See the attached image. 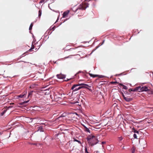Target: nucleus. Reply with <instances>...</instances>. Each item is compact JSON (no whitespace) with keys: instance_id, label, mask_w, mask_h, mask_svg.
<instances>
[{"instance_id":"f257e3e1","label":"nucleus","mask_w":153,"mask_h":153,"mask_svg":"<svg viewBox=\"0 0 153 153\" xmlns=\"http://www.w3.org/2000/svg\"><path fill=\"white\" fill-rule=\"evenodd\" d=\"M89 85H88L84 83L75 84L72 86L71 89L73 90V92H74L82 88H87V87Z\"/></svg>"},{"instance_id":"f03ea898","label":"nucleus","mask_w":153,"mask_h":153,"mask_svg":"<svg viewBox=\"0 0 153 153\" xmlns=\"http://www.w3.org/2000/svg\"><path fill=\"white\" fill-rule=\"evenodd\" d=\"M87 139L89 145L91 146L97 144L99 141L97 137L94 136H92L91 137H88Z\"/></svg>"},{"instance_id":"7ed1b4c3","label":"nucleus","mask_w":153,"mask_h":153,"mask_svg":"<svg viewBox=\"0 0 153 153\" xmlns=\"http://www.w3.org/2000/svg\"><path fill=\"white\" fill-rule=\"evenodd\" d=\"M89 5V4L88 3L85 2L82 3L79 6L78 8L75 10V12H76L79 9L84 10L88 7Z\"/></svg>"},{"instance_id":"20e7f679","label":"nucleus","mask_w":153,"mask_h":153,"mask_svg":"<svg viewBox=\"0 0 153 153\" xmlns=\"http://www.w3.org/2000/svg\"><path fill=\"white\" fill-rule=\"evenodd\" d=\"M139 144H140V145H142L143 146L145 145L146 146L147 142L145 139L143 138H140L139 139Z\"/></svg>"},{"instance_id":"39448f33","label":"nucleus","mask_w":153,"mask_h":153,"mask_svg":"<svg viewBox=\"0 0 153 153\" xmlns=\"http://www.w3.org/2000/svg\"><path fill=\"white\" fill-rule=\"evenodd\" d=\"M57 78L59 79H63L65 78L66 75L65 74H62L60 73L59 74H58L56 75Z\"/></svg>"},{"instance_id":"423d86ee","label":"nucleus","mask_w":153,"mask_h":153,"mask_svg":"<svg viewBox=\"0 0 153 153\" xmlns=\"http://www.w3.org/2000/svg\"><path fill=\"white\" fill-rule=\"evenodd\" d=\"M27 93V91H25L21 94L18 95L17 96L18 97L23 98L24 97H26Z\"/></svg>"},{"instance_id":"0eeeda50","label":"nucleus","mask_w":153,"mask_h":153,"mask_svg":"<svg viewBox=\"0 0 153 153\" xmlns=\"http://www.w3.org/2000/svg\"><path fill=\"white\" fill-rule=\"evenodd\" d=\"M89 75H90L91 77H92L93 78H94L97 76H98L100 78H102L104 76L102 75H94L91 73H89Z\"/></svg>"},{"instance_id":"6e6552de","label":"nucleus","mask_w":153,"mask_h":153,"mask_svg":"<svg viewBox=\"0 0 153 153\" xmlns=\"http://www.w3.org/2000/svg\"><path fill=\"white\" fill-rule=\"evenodd\" d=\"M148 90V87L146 86L142 87L140 90V91H147Z\"/></svg>"},{"instance_id":"1a4fd4ad","label":"nucleus","mask_w":153,"mask_h":153,"mask_svg":"<svg viewBox=\"0 0 153 153\" xmlns=\"http://www.w3.org/2000/svg\"><path fill=\"white\" fill-rule=\"evenodd\" d=\"M69 11L68 10L64 12L62 14V18H65L66 16L69 13Z\"/></svg>"},{"instance_id":"9d476101","label":"nucleus","mask_w":153,"mask_h":153,"mask_svg":"<svg viewBox=\"0 0 153 153\" xmlns=\"http://www.w3.org/2000/svg\"><path fill=\"white\" fill-rule=\"evenodd\" d=\"M124 99L127 102H129L133 100L132 98H130L128 97H124Z\"/></svg>"},{"instance_id":"9b49d317","label":"nucleus","mask_w":153,"mask_h":153,"mask_svg":"<svg viewBox=\"0 0 153 153\" xmlns=\"http://www.w3.org/2000/svg\"><path fill=\"white\" fill-rule=\"evenodd\" d=\"M84 130L85 131L89 132V133H91V131L89 130L88 128H87L85 126H84Z\"/></svg>"},{"instance_id":"f8f14e48","label":"nucleus","mask_w":153,"mask_h":153,"mask_svg":"<svg viewBox=\"0 0 153 153\" xmlns=\"http://www.w3.org/2000/svg\"><path fill=\"white\" fill-rule=\"evenodd\" d=\"M52 33V32H51L50 30H48L45 33V35H50Z\"/></svg>"},{"instance_id":"ddd939ff","label":"nucleus","mask_w":153,"mask_h":153,"mask_svg":"<svg viewBox=\"0 0 153 153\" xmlns=\"http://www.w3.org/2000/svg\"><path fill=\"white\" fill-rule=\"evenodd\" d=\"M38 131H39L40 132H42L43 131V127L42 126H39L38 127Z\"/></svg>"},{"instance_id":"4468645a","label":"nucleus","mask_w":153,"mask_h":153,"mask_svg":"<svg viewBox=\"0 0 153 153\" xmlns=\"http://www.w3.org/2000/svg\"><path fill=\"white\" fill-rule=\"evenodd\" d=\"M131 151L132 153H134L135 152V149L134 147H133L131 149Z\"/></svg>"},{"instance_id":"2eb2a0df","label":"nucleus","mask_w":153,"mask_h":153,"mask_svg":"<svg viewBox=\"0 0 153 153\" xmlns=\"http://www.w3.org/2000/svg\"><path fill=\"white\" fill-rule=\"evenodd\" d=\"M121 85L123 86V88L125 89H127L128 88L127 86H126L123 85V84H120Z\"/></svg>"},{"instance_id":"dca6fc26","label":"nucleus","mask_w":153,"mask_h":153,"mask_svg":"<svg viewBox=\"0 0 153 153\" xmlns=\"http://www.w3.org/2000/svg\"><path fill=\"white\" fill-rule=\"evenodd\" d=\"M81 71H78L75 75V76H76V77L77 78H79V76H77V74H79V73H81Z\"/></svg>"},{"instance_id":"f3484780","label":"nucleus","mask_w":153,"mask_h":153,"mask_svg":"<svg viewBox=\"0 0 153 153\" xmlns=\"http://www.w3.org/2000/svg\"><path fill=\"white\" fill-rule=\"evenodd\" d=\"M141 86H139L137 87L136 88V89L137 90V91H140V89L141 88Z\"/></svg>"},{"instance_id":"a211bd4d","label":"nucleus","mask_w":153,"mask_h":153,"mask_svg":"<svg viewBox=\"0 0 153 153\" xmlns=\"http://www.w3.org/2000/svg\"><path fill=\"white\" fill-rule=\"evenodd\" d=\"M74 141L77 142L79 143L80 144H81V143L79 140H78L74 138Z\"/></svg>"},{"instance_id":"6ab92c4d","label":"nucleus","mask_w":153,"mask_h":153,"mask_svg":"<svg viewBox=\"0 0 153 153\" xmlns=\"http://www.w3.org/2000/svg\"><path fill=\"white\" fill-rule=\"evenodd\" d=\"M32 93H33L32 91H30V92L28 94V97H29V96L30 95H32Z\"/></svg>"},{"instance_id":"aec40b11","label":"nucleus","mask_w":153,"mask_h":153,"mask_svg":"<svg viewBox=\"0 0 153 153\" xmlns=\"http://www.w3.org/2000/svg\"><path fill=\"white\" fill-rule=\"evenodd\" d=\"M134 133L137 134H139V131H138L136 130L135 129H134Z\"/></svg>"},{"instance_id":"412c9836","label":"nucleus","mask_w":153,"mask_h":153,"mask_svg":"<svg viewBox=\"0 0 153 153\" xmlns=\"http://www.w3.org/2000/svg\"><path fill=\"white\" fill-rule=\"evenodd\" d=\"M33 26V24L32 23H31L30 24V26L29 27V30H30L32 29Z\"/></svg>"},{"instance_id":"4be33fe9","label":"nucleus","mask_w":153,"mask_h":153,"mask_svg":"<svg viewBox=\"0 0 153 153\" xmlns=\"http://www.w3.org/2000/svg\"><path fill=\"white\" fill-rule=\"evenodd\" d=\"M42 14V11L41 10H39V15L38 16L39 17H40Z\"/></svg>"},{"instance_id":"5701e85b","label":"nucleus","mask_w":153,"mask_h":153,"mask_svg":"<svg viewBox=\"0 0 153 153\" xmlns=\"http://www.w3.org/2000/svg\"><path fill=\"white\" fill-rule=\"evenodd\" d=\"M7 110H4V111L1 113V116H3L6 112Z\"/></svg>"},{"instance_id":"b1692460","label":"nucleus","mask_w":153,"mask_h":153,"mask_svg":"<svg viewBox=\"0 0 153 153\" xmlns=\"http://www.w3.org/2000/svg\"><path fill=\"white\" fill-rule=\"evenodd\" d=\"M104 40H103L102 42V43L101 44H99V45L98 46H97L96 47V49H97L98 48H99L100 46H101V45H102L104 43Z\"/></svg>"},{"instance_id":"393cba45","label":"nucleus","mask_w":153,"mask_h":153,"mask_svg":"<svg viewBox=\"0 0 153 153\" xmlns=\"http://www.w3.org/2000/svg\"><path fill=\"white\" fill-rule=\"evenodd\" d=\"M54 27H55V26H54L53 27H52L51 26L50 27V28L48 30H50V31H51V30H52L54 29Z\"/></svg>"},{"instance_id":"a878e982","label":"nucleus","mask_w":153,"mask_h":153,"mask_svg":"<svg viewBox=\"0 0 153 153\" xmlns=\"http://www.w3.org/2000/svg\"><path fill=\"white\" fill-rule=\"evenodd\" d=\"M63 117V116H60V117H59L58 118L56 119V120H62V117Z\"/></svg>"},{"instance_id":"bb28decb","label":"nucleus","mask_w":153,"mask_h":153,"mask_svg":"<svg viewBox=\"0 0 153 153\" xmlns=\"http://www.w3.org/2000/svg\"><path fill=\"white\" fill-rule=\"evenodd\" d=\"M133 137H134V138L135 139H137V135L136 134H133Z\"/></svg>"},{"instance_id":"cd10ccee","label":"nucleus","mask_w":153,"mask_h":153,"mask_svg":"<svg viewBox=\"0 0 153 153\" xmlns=\"http://www.w3.org/2000/svg\"><path fill=\"white\" fill-rule=\"evenodd\" d=\"M85 153H88V151L86 147H85Z\"/></svg>"},{"instance_id":"c85d7f7f","label":"nucleus","mask_w":153,"mask_h":153,"mask_svg":"<svg viewBox=\"0 0 153 153\" xmlns=\"http://www.w3.org/2000/svg\"><path fill=\"white\" fill-rule=\"evenodd\" d=\"M119 140V141H121L123 139V138L122 137H118Z\"/></svg>"},{"instance_id":"c756f323","label":"nucleus","mask_w":153,"mask_h":153,"mask_svg":"<svg viewBox=\"0 0 153 153\" xmlns=\"http://www.w3.org/2000/svg\"><path fill=\"white\" fill-rule=\"evenodd\" d=\"M12 107L13 106H8V107H6V108H7L6 109H7V110L9 108H12Z\"/></svg>"},{"instance_id":"7c9ffc66","label":"nucleus","mask_w":153,"mask_h":153,"mask_svg":"<svg viewBox=\"0 0 153 153\" xmlns=\"http://www.w3.org/2000/svg\"><path fill=\"white\" fill-rule=\"evenodd\" d=\"M35 119V118H30V120L29 121V122H32V121L33 120V119Z\"/></svg>"},{"instance_id":"2f4dec72","label":"nucleus","mask_w":153,"mask_h":153,"mask_svg":"<svg viewBox=\"0 0 153 153\" xmlns=\"http://www.w3.org/2000/svg\"><path fill=\"white\" fill-rule=\"evenodd\" d=\"M34 48V46L33 45V46L32 45L31 48L29 49V51H31V50L32 49H33Z\"/></svg>"},{"instance_id":"473e14b6","label":"nucleus","mask_w":153,"mask_h":153,"mask_svg":"<svg viewBox=\"0 0 153 153\" xmlns=\"http://www.w3.org/2000/svg\"><path fill=\"white\" fill-rule=\"evenodd\" d=\"M29 101V100H28L27 101L24 102L23 103V104H25V103H27Z\"/></svg>"},{"instance_id":"72a5a7b5","label":"nucleus","mask_w":153,"mask_h":153,"mask_svg":"<svg viewBox=\"0 0 153 153\" xmlns=\"http://www.w3.org/2000/svg\"><path fill=\"white\" fill-rule=\"evenodd\" d=\"M44 2V0H41L39 2V3H41Z\"/></svg>"},{"instance_id":"f704fd0d","label":"nucleus","mask_w":153,"mask_h":153,"mask_svg":"<svg viewBox=\"0 0 153 153\" xmlns=\"http://www.w3.org/2000/svg\"><path fill=\"white\" fill-rule=\"evenodd\" d=\"M137 91V90L136 89V88H135L133 90H132V91Z\"/></svg>"},{"instance_id":"c9c22d12","label":"nucleus","mask_w":153,"mask_h":153,"mask_svg":"<svg viewBox=\"0 0 153 153\" xmlns=\"http://www.w3.org/2000/svg\"><path fill=\"white\" fill-rule=\"evenodd\" d=\"M105 143H106V142H105L102 141V142L101 144H105Z\"/></svg>"},{"instance_id":"e433bc0d","label":"nucleus","mask_w":153,"mask_h":153,"mask_svg":"<svg viewBox=\"0 0 153 153\" xmlns=\"http://www.w3.org/2000/svg\"><path fill=\"white\" fill-rule=\"evenodd\" d=\"M117 82H111V83L113 84V83H117Z\"/></svg>"},{"instance_id":"4c0bfd02","label":"nucleus","mask_w":153,"mask_h":153,"mask_svg":"<svg viewBox=\"0 0 153 153\" xmlns=\"http://www.w3.org/2000/svg\"><path fill=\"white\" fill-rule=\"evenodd\" d=\"M70 79H66L65 80V81H68Z\"/></svg>"},{"instance_id":"58836bf2","label":"nucleus","mask_w":153,"mask_h":153,"mask_svg":"<svg viewBox=\"0 0 153 153\" xmlns=\"http://www.w3.org/2000/svg\"><path fill=\"white\" fill-rule=\"evenodd\" d=\"M129 91H132V89H131V88L129 89Z\"/></svg>"},{"instance_id":"ea45409f","label":"nucleus","mask_w":153,"mask_h":153,"mask_svg":"<svg viewBox=\"0 0 153 153\" xmlns=\"http://www.w3.org/2000/svg\"><path fill=\"white\" fill-rule=\"evenodd\" d=\"M69 56H67L66 57H65V59H66V58H69Z\"/></svg>"},{"instance_id":"a19ab883","label":"nucleus","mask_w":153,"mask_h":153,"mask_svg":"<svg viewBox=\"0 0 153 153\" xmlns=\"http://www.w3.org/2000/svg\"><path fill=\"white\" fill-rule=\"evenodd\" d=\"M122 149H124V146H123V147H122Z\"/></svg>"},{"instance_id":"79ce46f5","label":"nucleus","mask_w":153,"mask_h":153,"mask_svg":"<svg viewBox=\"0 0 153 153\" xmlns=\"http://www.w3.org/2000/svg\"><path fill=\"white\" fill-rule=\"evenodd\" d=\"M123 97H125L124 95H123Z\"/></svg>"},{"instance_id":"37998d69","label":"nucleus","mask_w":153,"mask_h":153,"mask_svg":"<svg viewBox=\"0 0 153 153\" xmlns=\"http://www.w3.org/2000/svg\"><path fill=\"white\" fill-rule=\"evenodd\" d=\"M13 104V103H11L10 104Z\"/></svg>"},{"instance_id":"c03bdc74","label":"nucleus","mask_w":153,"mask_h":153,"mask_svg":"<svg viewBox=\"0 0 153 153\" xmlns=\"http://www.w3.org/2000/svg\"><path fill=\"white\" fill-rule=\"evenodd\" d=\"M85 1H90V0H85Z\"/></svg>"},{"instance_id":"a18cd8bd","label":"nucleus","mask_w":153,"mask_h":153,"mask_svg":"<svg viewBox=\"0 0 153 153\" xmlns=\"http://www.w3.org/2000/svg\"><path fill=\"white\" fill-rule=\"evenodd\" d=\"M152 94H153V92H152L151 93Z\"/></svg>"},{"instance_id":"49530a36","label":"nucleus","mask_w":153,"mask_h":153,"mask_svg":"<svg viewBox=\"0 0 153 153\" xmlns=\"http://www.w3.org/2000/svg\"><path fill=\"white\" fill-rule=\"evenodd\" d=\"M97 49L96 48L95 49H94V51H95L96 49Z\"/></svg>"},{"instance_id":"de8ad7c7","label":"nucleus","mask_w":153,"mask_h":153,"mask_svg":"<svg viewBox=\"0 0 153 153\" xmlns=\"http://www.w3.org/2000/svg\"><path fill=\"white\" fill-rule=\"evenodd\" d=\"M97 49L96 48L95 49H94V51H95L96 49Z\"/></svg>"},{"instance_id":"09e8293b","label":"nucleus","mask_w":153,"mask_h":153,"mask_svg":"<svg viewBox=\"0 0 153 153\" xmlns=\"http://www.w3.org/2000/svg\"><path fill=\"white\" fill-rule=\"evenodd\" d=\"M48 7H49V4L48 5Z\"/></svg>"},{"instance_id":"8fccbe9b","label":"nucleus","mask_w":153,"mask_h":153,"mask_svg":"<svg viewBox=\"0 0 153 153\" xmlns=\"http://www.w3.org/2000/svg\"><path fill=\"white\" fill-rule=\"evenodd\" d=\"M102 146L103 147H104V146H103V145H102Z\"/></svg>"},{"instance_id":"3c124183","label":"nucleus","mask_w":153,"mask_h":153,"mask_svg":"<svg viewBox=\"0 0 153 153\" xmlns=\"http://www.w3.org/2000/svg\"><path fill=\"white\" fill-rule=\"evenodd\" d=\"M0 134H1V132H0Z\"/></svg>"},{"instance_id":"603ef678","label":"nucleus","mask_w":153,"mask_h":153,"mask_svg":"<svg viewBox=\"0 0 153 153\" xmlns=\"http://www.w3.org/2000/svg\"><path fill=\"white\" fill-rule=\"evenodd\" d=\"M88 153H90V152H88Z\"/></svg>"},{"instance_id":"864d4df0","label":"nucleus","mask_w":153,"mask_h":153,"mask_svg":"<svg viewBox=\"0 0 153 153\" xmlns=\"http://www.w3.org/2000/svg\"><path fill=\"white\" fill-rule=\"evenodd\" d=\"M0 75H1V74H0Z\"/></svg>"}]
</instances>
